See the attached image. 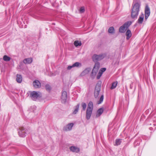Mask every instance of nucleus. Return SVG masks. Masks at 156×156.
Listing matches in <instances>:
<instances>
[{"mask_svg":"<svg viewBox=\"0 0 156 156\" xmlns=\"http://www.w3.org/2000/svg\"><path fill=\"white\" fill-rule=\"evenodd\" d=\"M101 89V84L98 83L96 86L94 93V96L95 98H97L100 93Z\"/></svg>","mask_w":156,"mask_h":156,"instance_id":"0eeeda50","label":"nucleus"},{"mask_svg":"<svg viewBox=\"0 0 156 156\" xmlns=\"http://www.w3.org/2000/svg\"><path fill=\"white\" fill-rule=\"evenodd\" d=\"M74 44L76 47H77L78 46H80L82 43L80 41H74Z\"/></svg>","mask_w":156,"mask_h":156,"instance_id":"393cba45","label":"nucleus"},{"mask_svg":"<svg viewBox=\"0 0 156 156\" xmlns=\"http://www.w3.org/2000/svg\"><path fill=\"white\" fill-rule=\"evenodd\" d=\"M3 59L5 61L8 62L10 60L11 58L7 55H5L3 56Z\"/></svg>","mask_w":156,"mask_h":156,"instance_id":"a878e982","label":"nucleus"},{"mask_svg":"<svg viewBox=\"0 0 156 156\" xmlns=\"http://www.w3.org/2000/svg\"><path fill=\"white\" fill-rule=\"evenodd\" d=\"M106 56V55L105 54H101L99 55L95 54L93 55L92 59L94 62H98V61L103 59Z\"/></svg>","mask_w":156,"mask_h":156,"instance_id":"20e7f679","label":"nucleus"},{"mask_svg":"<svg viewBox=\"0 0 156 156\" xmlns=\"http://www.w3.org/2000/svg\"><path fill=\"white\" fill-rule=\"evenodd\" d=\"M153 129V128L152 127H151L150 128V129L151 130Z\"/></svg>","mask_w":156,"mask_h":156,"instance_id":"c9c22d12","label":"nucleus"},{"mask_svg":"<svg viewBox=\"0 0 156 156\" xmlns=\"http://www.w3.org/2000/svg\"><path fill=\"white\" fill-rule=\"evenodd\" d=\"M3 4L4 5H5V2H3Z\"/></svg>","mask_w":156,"mask_h":156,"instance_id":"e433bc0d","label":"nucleus"},{"mask_svg":"<svg viewBox=\"0 0 156 156\" xmlns=\"http://www.w3.org/2000/svg\"><path fill=\"white\" fill-rule=\"evenodd\" d=\"M93 104L92 101H90L88 105L86 111V118L87 120L90 119L93 111Z\"/></svg>","mask_w":156,"mask_h":156,"instance_id":"f03ea898","label":"nucleus"},{"mask_svg":"<svg viewBox=\"0 0 156 156\" xmlns=\"http://www.w3.org/2000/svg\"><path fill=\"white\" fill-rule=\"evenodd\" d=\"M73 65L72 66H68L67 68V69L68 70H70L72 68H73Z\"/></svg>","mask_w":156,"mask_h":156,"instance_id":"72a5a7b5","label":"nucleus"},{"mask_svg":"<svg viewBox=\"0 0 156 156\" xmlns=\"http://www.w3.org/2000/svg\"><path fill=\"white\" fill-rule=\"evenodd\" d=\"M118 84V82L117 81H115L113 82L112 83V85L111 89H113L116 88Z\"/></svg>","mask_w":156,"mask_h":156,"instance_id":"5701e85b","label":"nucleus"},{"mask_svg":"<svg viewBox=\"0 0 156 156\" xmlns=\"http://www.w3.org/2000/svg\"><path fill=\"white\" fill-rule=\"evenodd\" d=\"M67 97V92L66 91H62L61 96V101L62 103H65L66 102Z\"/></svg>","mask_w":156,"mask_h":156,"instance_id":"1a4fd4ad","label":"nucleus"},{"mask_svg":"<svg viewBox=\"0 0 156 156\" xmlns=\"http://www.w3.org/2000/svg\"><path fill=\"white\" fill-rule=\"evenodd\" d=\"M122 139H116L115 140V144H114L115 146H118L120 145L122 142Z\"/></svg>","mask_w":156,"mask_h":156,"instance_id":"b1692460","label":"nucleus"},{"mask_svg":"<svg viewBox=\"0 0 156 156\" xmlns=\"http://www.w3.org/2000/svg\"><path fill=\"white\" fill-rule=\"evenodd\" d=\"M74 124L73 123H70L63 128V130L64 131L71 130L73 127Z\"/></svg>","mask_w":156,"mask_h":156,"instance_id":"9d476101","label":"nucleus"},{"mask_svg":"<svg viewBox=\"0 0 156 156\" xmlns=\"http://www.w3.org/2000/svg\"><path fill=\"white\" fill-rule=\"evenodd\" d=\"M140 4L138 2L133 4L131 11V17L132 19H137L140 11Z\"/></svg>","mask_w":156,"mask_h":156,"instance_id":"f257e3e1","label":"nucleus"},{"mask_svg":"<svg viewBox=\"0 0 156 156\" xmlns=\"http://www.w3.org/2000/svg\"><path fill=\"white\" fill-rule=\"evenodd\" d=\"M149 16V15L145 14V19L147 20Z\"/></svg>","mask_w":156,"mask_h":156,"instance_id":"f704fd0d","label":"nucleus"},{"mask_svg":"<svg viewBox=\"0 0 156 156\" xmlns=\"http://www.w3.org/2000/svg\"><path fill=\"white\" fill-rule=\"evenodd\" d=\"M70 150L73 152L78 153L80 151L79 149L74 146H71L70 147Z\"/></svg>","mask_w":156,"mask_h":156,"instance_id":"dca6fc26","label":"nucleus"},{"mask_svg":"<svg viewBox=\"0 0 156 156\" xmlns=\"http://www.w3.org/2000/svg\"><path fill=\"white\" fill-rule=\"evenodd\" d=\"M33 62V59L32 58H28L24 59L23 62L25 64H29Z\"/></svg>","mask_w":156,"mask_h":156,"instance_id":"4468645a","label":"nucleus"},{"mask_svg":"<svg viewBox=\"0 0 156 156\" xmlns=\"http://www.w3.org/2000/svg\"><path fill=\"white\" fill-rule=\"evenodd\" d=\"M81 66V63L79 62H76L73 64V66L74 67H78Z\"/></svg>","mask_w":156,"mask_h":156,"instance_id":"bb28decb","label":"nucleus"},{"mask_svg":"<svg viewBox=\"0 0 156 156\" xmlns=\"http://www.w3.org/2000/svg\"><path fill=\"white\" fill-rule=\"evenodd\" d=\"M150 9L148 5H146L145 10V14L150 15Z\"/></svg>","mask_w":156,"mask_h":156,"instance_id":"aec40b11","label":"nucleus"},{"mask_svg":"<svg viewBox=\"0 0 156 156\" xmlns=\"http://www.w3.org/2000/svg\"><path fill=\"white\" fill-rule=\"evenodd\" d=\"M34 87L36 88H39L41 87V83L38 80H36L33 82Z\"/></svg>","mask_w":156,"mask_h":156,"instance_id":"9b49d317","label":"nucleus"},{"mask_svg":"<svg viewBox=\"0 0 156 156\" xmlns=\"http://www.w3.org/2000/svg\"><path fill=\"white\" fill-rule=\"evenodd\" d=\"M126 39L128 40L132 36L131 31L129 29L126 32Z\"/></svg>","mask_w":156,"mask_h":156,"instance_id":"f3484780","label":"nucleus"},{"mask_svg":"<svg viewBox=\"0 0 156 156\" xmlns=\"http://www.w3.org/2000/svg\"><path fill=\"white\" fill-rule=\"evenodd\" d=\"M153 122L151 123V122H149L148 123H147V124L148 125H150L151 126L152 125L153 127H154V129H156V118H154L152 120Z\"/></svg>","mask_w":156,"mask_h":156,"instance_id":"2eb2a0df","label":"nucleus"},{"mask_svg":"<svg viewBox=\"0 0 156 156\" xmlns=\"http://www.w3.org/2000/svg\"><path fill=\"white\" fill-rule=\"evenodd\" d=\"M131 23L132 22L130 21L126 22L119 27V32L121 33H124L125 32L126 30L129 27Z\"/></svg>","mask_w":156,"mask_h":156,"instance_id":"39448f33","label":"nucleus"},{"mask_svg":"<svg viewBox=\"0 0 156 156\" xmlns=\"http://www.w3.org/2000/svg\"><path fill=\"white\" fill-rule=\"evenodd\" d=\"M91 69L89 68H88L85 69L80 74L81 76H83L86 75L88 74L90 71Z\"/></svg>","mask_w":156,"mask_h":156,"instance_id":"ddd939ff","label":"nucleus"},{"mask_svg":"<svg viewBox=\"0 0 156 156\" xmlns=\"http://www.w3.org/2000/svg\"><path fill=\"white\" fill-rule=\"evenodd\" d=\"M108 32L109 34H113L115 33V30L114 28L113 27H110L108 29Z\"/></svg>","mask_w":156,"mask_h":156,"instance_id":"4be33fe9","label":"nucleus"},{"mask_svg":"<svg viewBox=\"0 0 156 156\" xmlns=\"http://www.w3.org/2000/svg\"><path fill=\"white\" fill-rule=\"evenodd\" d=\"M27 130L23 127H21L18 131L19 135L21 137H24L26 136V134L27 133Z\"/></svg>","mask_w":156,"mask_h":156,"instance_id":"6e6552de","label":"nucleus"},{"mask_svg":"<svg viewBox=\"0 0 156 156\" xmlns=\"http://www.w3.org/2000/svg\"><path fill=\"white\" fill-rule=\"evenodd\" d=\"M144 16L143 14H141L137 21V23L139 24H141L144 21Z\"/></svg>","mask_w":156,"mask_h":156,"instance_id":"f8f14e48","label":"nucleus"},{"mask_svg":"<svg viewBox=\"0 0 156 156\" xmlns=\"http://www.w3.org/2000/svg\"><path fill=\"white\" fill-rule=\"evenodd\" d=\"M45 87L47 91H50L51 89V87L49 84L46 85Z\"/></svg>","mask_w":156,"mask_h":156,"instance_id":"c756f323","label":"nucleus"},{"mask_svg":"<svg viewBox=\"0 0 156 156\" xmlns=\"http://www.w3.org/2000/svg\"><path fill=\"white\" fill-rule=\"evenodd\" d=\"M85 11V9L84 7H81L80 10V13H82L84 12Z\"/></svg>","mask_w":156,"mask_h":156,"instance_id":"2f4dec72","label":"nucleus"},{"mask_svg":"<svg viewBox=\"0 0 156 156\" xmlns=\"http://www.w3.org/2000/svg\"><path fill=\"white\" fill-rule=\"evenodd\" d=\"M16 80L17 82L19 83H21L22 80V76L20 75L17 74L16 75Z\"/></svg>","mask_w":156,"mask_h":156,"instance_id":"6ab92c4d","label":"nucleus"},{"mask_svg":"<svg viewBox=\"0 0 156 156\" xmlns=\"http://www.w3.org/2000/svg\"><path fill=\"white\" fill-rule=\"evenodd\" d=\"M106 70V68H101L100 70H99V71H100L101 72H102L103 73L104 72H105Z\"/></svg>","mask_w":156,"mask_h":156,"instance_id":"473e14b6","label":"nucleus"},{"mask_svg":"<svg viewBox=\"0 0 156 156\" xmlns=\"http://www.w3.org/2000/svg\"><path fill=\"white\" fill-rule=\"evenodd\" d=\"M99 67L100 63L99 62H96L92 71L90 75V76L92 78L94 79L95 78L98 70Z\"/></svg>","mask_w":156,"mask_h":156,"instance_id":"7ed1b4c3","label":"nucleus"},{"mask_svg":"<svg viewBox=\"0 0 156 156\" xmlns=\"http://www.w3.org/2000/svg\"><path fill=\"white\" fill-rule=\"evenodd\" d=\"M81 106L82 107V110L83 111H85L87 107V105L86 103L84 102L82 103H81Z\"/></svg>","mask_w":156,"mask_h":156,"instance_id":"cd10ccee","label":"nucleus"},{"mask_svg":"<svg viewBox=\"0 0 156 156\" xmlns=\"http://www.w3.org/2000/svg\"><path fill=\"white\" fill-rule=\"evenodd\" d=\"M104 110L103 108H100L97 111V113L96 115V116L98 117L100 116L103 112Z\"/></svg>","mask_w":156,"mask_h":156,"instance_id":"a211bd4d","label":"nucleus"},{"mask_svg":"<svg viewBox=\"0 0 156 156\" xmlns=\"http://www.w3.org/2000/svg\"><path fill=\"white\" fill-rule=\"evenodd\" d=\"M102 74L103 73H102V72L101 73L100 71H99V72L98 74V75L97 76V79L98 80L100 79V77L101 76Z\"/></svg>","mask_w":156,"mask_h":156,"instance_id":"7c9ffc66","label":"nucleus"},{"mask_svg":"<svg viewBox=\"0 0 156 156\" xmlns=\"http://www.w3.org/2000/svg\"><path fill=\"white\" fill-rule=\"evenodd\" d=\"M30 96L33 100L35 101L38 98H40L41 95L40 92L33 91L30 93Z\"/></svg>","mask_w":156,"mask_h":156,"instance_id":"423d86ee","label":"nucleus"},{"mask_svg":"<svg viewBox=\"0 0 156 156\" xmlns=\"http://www.w3.org/2000/svg\"><path fill=\"white\" fill-rule=\"evenodd\" d=\"M104 99V95H101V96L100 97V98L99 100L98 101V104H101L103 101Z\"/></svg>","mask_w":156,"mask_h":156,"instance_id":"c85d7f7f","label":"nucleus"},{"mask_svg":"<svg viewBox=\"0 0 156 156\" xmlns=\"http://www.w3.org/2000/svg\"><path fill=\"white\" fill-rule=\"evenodd\" d=\"M80 104H78L77 105L75 106V108L73 112V114H75L77 113L78 112L79 107H80Z\"/></svg>","mask_w":156,"mask_h":156,"instance_id":"412c9836","label":"nucleus"}]
</instances>
